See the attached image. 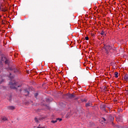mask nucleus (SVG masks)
Masks as SVG:
<instances>
[{
  "instance_id": "nucleus-15",
  "label": "nucleus",
  "mask_w": 128,
  "mask_h": 128,
  "mask_svg": "<svg viewBox=\"0 0 128 128\" xmlns=\"http://www.w3.org/2000/svg\"><path fill=\"white\" fill-rule=\"evenodd\" d=\"M38 96V93H36L35 98H36V96Z\"/></svg>"
},
{
  "instance_id": "nucleus-13",
  "label": "nucleus",
  "mask_w": 128,
  "mask_h": 128,
  "mask_svg": "<svg viewBox=\"0 0 128 128\" xmlns=\"http://www.w3.org/2000/svg\"><path fill=\"white\" fill-rule=\"evenodd\" d=\"M5 64H8V60H5Z\"/></svg>"
},
{
  "instance_id": "nucleus-1",
  "label": "nucleus",
  "mask_w": 128,
  "mask_h": 128,
  "mask_svg": "<svg viewBox=\"0 0 128 128\" xmlns=\"http://www.w3.org/2000/svg\"><path fill=\"white\" fill-rule=\"evenodd\" d=\"M112 47L110 45H104L103 47V50H104L106 54H108V52L112 50Z\"/></svg>"
},
{
  "instance_id": "nucleus-16",
  "label": "nucleus",
  "mask_w": 128,
  "mask_h": 128,
  "mask_svg": "<svg viewBox=\"0 0 128 128\" xmlns=\"http://www.w3.org/2000/svg\"><path fill=\"white\" fill-rule=\"evenodd\" d=\"M0 10H2V4L0 2Z\"/></svg>"
},
{
  "instance_id": "nucleus-19",
  "label": "nucleus",
  "mask_w": 128,
  "mask_h": 128,
  "mask_svg": "<svg viewBox=\"0 0 128 128\" xmlns=\"http://www.w3.org/2000/svg\"><path fill=\"white\" fill-rule=\"evenodd\" d=\"M58 120H59V122H62V118H60V119H58Z\"/></svg>"
},
{
  "instance_id": "nucleus-5",
  "label": "nucleus",
  "mask_w": 128,
  "mask_h": 128,
  "mask_svg": "<svg viewBox=\"0 0 128 128\" xmlns=\"http://www.w3.org/2000/svg\"><path fill=\"white\" fill-rule=\"evenodd\" d=\"M86 108H88V106H92V102H88L86 104Z\"/></svg>"
},
{
  "instance_id": "nucleus-11",
  "label": "nucleus",
  "mask_w": 128,
  "mask_h": 128,
  "mask_svg": "<svg viewBox=\"0 0 128 128\" xmlns=\"http://www.w3.org/2000/svg\"><path fill=\"white\" fill-rule=\"evenodd\" d=\"M34 120H35L36 122H38V118H35Z\"/></svg>"
},
{
  "instance_id": "nucleus-2",
  "label": "nucleus",
  "mask_w": 128,
  "mask_h": 128,
  "mask_svg": "<svg viewBox=\"0 0 128 128\" xmlns=\"http://www.w3.org/2000/svg\"><path fill=\"white\" fill-rule=\"evenodd\" d=\"M10 88H12L13 90H16L18 88H20V86L18 85V82H10Z\"/></svg>"
},
{
  "instance_id": "nucleus-12",
  "label": "nucleus",
  "mask_w": 128,
  "mask_h": 128,
  "mask_svg": "<svg viewBox=\"0 0 128 128\" xmlns=\"http://www.w3.org/2000/svg\"><path fill=\"white\" fill-rule=\"evenodd\" d=\"M25 92V94H26H26H30V92H28V91H24Z\"/></svg>"
},
{
  "instance_id": "nucleus-6",
  "label": "nucleus",
  "mask_w": 128,
  "mask_h": 128,
  "mask_svg": "<svg viewBox=\"0 0 128 128\" xmlns=\"http://www.w3.org/2000/svg\"><path fill=\"white\" fill-rule=\"evenodd\" d=\"M8 110H14V106H8Z\"/></svg>"
},
{
  "instance_id": "nucleus-14",
  "label": "nucleus",
  "mask_w": 128,
  "mask_h": 128,
  "mask_svg": "<svg viewBox=\"0 0 128 128\" xmlns=\"http://www.w3.org/2000/svg\"><path fill=\"white\" fill-rule=\"evenodd\" d=\"M85 40H88V37L86 36V37L85 38Z\"/></svg>"
},
{
  "instance_id": "nucleus-17",
  "label": "nucleus",
  "mask_w": 128,
  "mask_h": 128,
  "mask_svg": "<svg viewBox=\"0 0 128 128\" xmlns=\"http://www.w3.org/2000/svg\"><path fill=\"white\" fill-rule=\"evenodd\" d=\"M37 128H46L44 127H40V126H38Z\"/></svg>"
},
{
  "instance_id": "nucleus-4",
  "label": "nucleus",
  "mask_w": 128,
  "mask_h": 128,
  "mask_svg": "<svg viewBox=\"0 0 128 128\" xmlns=\"http://www.w3.org/2000/svg\"><path fill=\"white\" fill-rule=\"evenodd\" d=\"M68 96L69 98H74V94H68Z\"/></svg>"
},
{
  "instance_id": "nucleus-21",
  "label": "nucleus",
  "mask_w": 128,
  "mask_h": 128,
  "mask_svg": "<svg viewBox=\"0 0 128 128\" xmlns=\"http://www.w3.org/2000/svg\"><path fill=\"white\" fill-rule=\"evenodd\" d=\"M1 66H2V64H1Z\"/></svg>"
},
{
  "instance_id": "nucleus-3",
  "label": "nucleus",
  "mask_w": 128,
  "mask_h": 128,
  "mask_svg": "<svg viewBox=\"0 0 128 128\" xmlns=\"http://www.w3.org/2000/svg\"><path fill=\"white\" fill-rule=\"evenodd\" d=\"M124 80H125L126 82H128V75L126 74L124 76Z\"/></svg>"
},
{
  "instance_id": "nucleus-7",
  "label": "nucleus",
  "mask_w": 128,
  "mask_h": 128,
  "mask_svg": "<svg viewBox=\"0 0 128 128\" xmlns=\"http://www.w3.org/2000/svg\"><path fill=\"white\" fill-rule=\"evenodd\" d=\"M118 72H114V76L115 78H118Z\"/></svg>"
},
{
  "instance_id": "nucleus-10",
  "label": "nucleus",
  "mask_w": 128,
  "mask_h": 128,
  "mask_svg": "<svg viewBox=\"0 0 128 128\" xmlns=\"http://www.w3.org/2000/svg\"><path fill=\"white\" fill-rule=\"evenodd\" d=\"M58 120H52L51 122H52V124H56V122H57Z\"/></svg>"
},
{
  "instance_id": "nucleus-18",
  "label": "nucleus",
  "mask_w": 128,
  "mask_h": 128,
  "mask_svg": "<svg viewBox=\"0 0 128 128\" xmlns=\"http://www.w3.org/2000/svg\"><path fill=\"white\" fill-rule=\"evenodd\" d=\"M68 116H70V114H68L66 115V118H68Z\"/></svg>"
},
{
  "instance_id": "nucleus-9",
  "label": "nucleus",
  "mask_w": 128,
  "mask_h": 128,
  "mask_svg": "<svg viewBox=\"0 0 128 128\" xmlns=\"http://www.w3.org/2000/svg\"><path fill=\"white\" fill-rule=\"evenodd\" d=\"M100 34H102V36H106V34H104V31H102L100 32Z\"/></svg>"
},
{
  "instance_id": "nucleus-8",
  "label": "nucleus",
  "mask_w": 128,
  "mask_h": 128,
  "mask_svg": "<svg viewBox=\"0 0 128 128\" xmlns=\"http://www.w3.org/2000/svg\"><path fill=\"white\" fill-rule=\"evenodd\" d=\"M2 120H4V122H6V120L8 119L6 118V117L4 116L2 118Z\"/></svg>"
},
{
  "instance_id": "nucleus-20",
  "label": "nucleus",
  "mask_w": 128,
  "mask_h": 128,
  "mask_svg": "<svg viewBox=\"0 0 128 128\" xmlns=\"http://www.w3.org/2000/svg\"><path fill=\"white\" fill-rule=\"evenodd\" d=\"M103 120H104V122H106V118H103Z\"/></svg>"
}]
</instances>
